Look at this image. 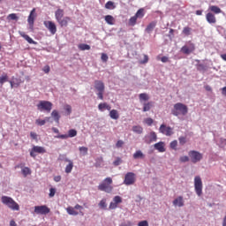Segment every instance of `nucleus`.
<instances>
[{
  "instance_id": "1",
  "label": "nucleus",
  "mask_w": 226,
  "mask_h": 226,
  "mask_svg": "<svg viewBox=\"0 0 226 226\" xmlns=\"http://www.w3.org/2000/svg\"><path fill=\"white\" fill-rule=\"evenodd\" d=\"M1 202L4 204V206H7L9 209H11L12 211H20V206L18 205V203L12 200L11 197L9 196H2Z\"/></svg>"
},
{
  "instance_id": "2",
  "label": "nucleus",
  "mask_w": 226,
  "mask_h": 226,
  "mask_svg": "<svg viewBox=\"0 0 226 226\" xmlns=\"http://www.w3.org/2000/svg\"><path fill=\"white\" fill-rule=\"evenodd\" d=\"M55 18L56 22H58L61 27H66L68 26V22H70L69 17H64V11L62 9H58L55 12Z\"/></svg>"
},
{
  "instance_id": "3",
  "label": "nucleus",
  "mask_w": 226,
  "mask_h": 226,
  "mask_svg": "<svg viewBox=\"0 0 226 226\" xmlns=\"http://www.w3.org/2000/svg\"><path fill=\"white\" fill-rule=\"evenodd\" d=\"M171 113L173 114V116H180V114L182 116H186L188 114V106L181 103V102H177L174 105L173 109L171 110Z\"/></svg>"
},
{
  "instance_id": "4",
  "label": "nucleus",
  "mask_w": 226,
  "mask_h": 226,
  "mask_svg": "<svg viewBox=\"0 0 226 226\" xmlns=\"http://www.w3.org/2000/svg\"><path fill=\"white\" fill-rule=\"evenodd\" d=\"M110 185H112V178L106 177L103 182L98 185V190L101 192H105L106 193H111L114 188Z\"/></svg>"
},
{
  "instance_id": "5",
  "label": "nucleus",
  "mask_w": 226,
  "mask_h": 226,
  "mask_svg": "<svg viewBox=\"0 0 226 226\" xmlns=\"http://www.w3.org/2000/svg\"><path fill=\"white\" fill-rule=\"evenodd\" d=\"M94 88L96 89L99 100H103V93H105V84L102 80L94 81Z\"/></svg>"
},
{
  "instance_id": "6",
  "label": "nucleus",
  "mask_w": 226,
  "mask_h": 226,
  "mask_svg": "<svg viewBox=\"0 0 226 226\" xmlns=\"http://www.w3.org/2000/svg\"><path fill=\"white\" fill-rule=\"evenodd\" d=\"M37 109L40 110V112H50L52 110V102L49 101H40V102L37 104Z\"/></svg>"
},
{
  "instance_id": "7",
  "label": "nucleus",
  "mask_w": 226,
  "mask_h": 226,
  "mask_svg": "<svg viewBox=\"0 0 226 226\" xmlns=\"http://www.w3.org/2000/svg\"><path fill=\"white\" fill-rule=\"evenodd\" d=\"M189 158H191V162L192 163H199L200 160H202L203 155L200 152L195 151V150H191L188 153Z\"/></svg>"
},
{
  "instance_id": "8",
  "label": "nucleus",
  "mask_w": 226,
  "mask_h": 226,
  "mask_svg": "<svg viewBox=\"0 0 226 226\" xmlns=\"http://www.w3.org/2000/svg\"><path fill=\"white\" fill-rule=\"evenodd\" d=\"M194 190L198 197L202 195V178L200 177H194Z\"/></svg>"
},
{
  "instance_id": "9",
  "label": "nucleus",
  "mask_w": 226,
  "mask_h": 226,
  "mask_svg": "<svg viewBox=\"0 0 226 226\" xmlns=\"http://www.w3.org/2000/svg\"><path fill=\"white\" fill-rule=\"evenodd\" d=\"M159 132L160 133H162V135H166V137H170L171 135H174L172 127L167 126L163 124L160 126Z\"/></svg>"
},
{
  "instance_id": "10",
  "label": "nucleus",
  "mask_w": 226,
  "mask_h": 226,
  "mask_svg": "<svg viewBox=\"0 0 226 226\" xmlns=\"http://www.w3.org/2000/svg\"><path fill=\"white\" fill-rule=\"evenodd\" d=\"M49 213H50V208L45 205L34 207L35 215H49Z\"/></svg>"
},
{
  "instance_id": "11",
  "label": "nucleus",
  "mask_w": 226,
  "mask_h": 226,
  "mask_svg": "<svg viewBox=\"0 0 226 226\" xmlns=\"http://www.w3.org/2000/svg\"><path fill=\"white\" fill-rule=\"evenodd\" d=\"M134 183H135V173L133 172L126 173L124 180V185H126V186H130Z\"/></svg>"
},
{
  "instance_id": "12",
  "label": "nucleus",
  "mask_w": 226,
  "mask_h": 226,
  "mask_svg": "<svg viewBox=\"0 0 226 226\" xmlns=\"http://www.w3.org/2000/svg\"><path fill=\"white\" fill-rule=\"evenodd\" d=\"M43 24L45 28L48 29L51 34H56V33H57V26H56V23L47 20L44 21Z\"/></svg>"
},
{
  "instance_id": "13",
  "label": "nucleus",
  "mask_w": 226,
  "mask_h": 226,
  "mask_svg": "<svg viewBox=\"0 0 226 226\" xmlns=\"http://www.w3.org/2000/svg\"><path fill=\"white\" fill-rule=\"evenodd\" d=\"M36 153H38L39 154H43L47 153V150H45V147H43L34 146V147L30 151V156H32V158H36Z\"/></svg>"
},
{
  "instance_id": "14",
  "label": "nucleus",
  "mask_w": 226,
  "mask_h": 226,
  "mask_svg": "<svg viewBox=\"0 0 226 226\" xmlns=\"http://www.w3.org/2000/svg\"><path fill=\"white\" fill-rule=\"evenodd\" d=\"M158 139V136H156V132H151L149 134L146 135L143 139L146 144H151L152 142H156Z\"/></svg>"
},
{
  "instance_id": "15",
  "label": "nucleus",
  "mask_w": 226,
  "mask_h": 226,
  "mask_svg": "<svg viewBox=\"0 0 226 226\" xmlns=\"http://www.w3.org/2000/svg\"><path fill=\"white\" fill-rule=\"evenodd\" d=\"M35 13H36V9H33L30 11V14L28 16L27 22H28L30 27H34V19H36Z\"/></svg>"
},
{
  "instance_id": "16",
  "label": "nucleus",
  "mask_w": 226,
  "mask_h": 226,
  "mask_svg": "<svg viewBox=\"0 0 226 226\" xmlns=\"http://www.w3.org/2000/svg\"><path fill=\"white\" fill-rule=\"evenodd\" d=\"M173 206L183 207V206H185V200L183 199V196H178L177 199H175L173 200Z\"/></svg>"
},
{
  "instance_id": "17",
  "label": "nucleus",
  "mask_w": 226,
  "mask_h": 226,
  "mask_svg": "<svg viewBox=\"0 0 226 226\" xmlns=\"http://www.w3.org/2000/svg\"><path fill=\"white\" fill-rule=\"evenodd\" d=\"M154 149L159 151V153H165V143L163 141H160L154 145Z\"/></svg>"
},
{
  "instance_id": "18",
  "label": "nucleus",
  "mask_w": 226,
  "mask_h": 226,
  "mask_svg": "<svg viewBox=\"0 0 226 226\" xmlns=\"http://www.w3.org/2000/svg\"><path fill=\"white\" fill-rule=\"evenodd\" d=\"M206 19L208 24H216V17L211 12L207 13Z\"/></svg>"
},
{
  "instance_id": "19",
  "label": "nucleus",
  "mask_w": 226,
  "mask_h": 226,
  "mask_svg": "<svg viewBox=\"0 0 226 226\" xmlns=\"http://www.w3.org/2000/svg\"><path fill=\"white\" fill-rule=\"evenodd\" d=\"M51 117L54 119L55 123L59 124L61 115H59V112L57 110L55 109L51 112Z\"/></svg>"
},
{
  "instance_id": "20",
  "label": "nucleus",
  "mask_w": 226,
  "mask_h": 226,
  "mask_svg": "<svg viewBox=\"0 0 226 226\" xmlns=\"http://www.w3.org/2000/svg\"><path fill=\"white\" fill-rule=\"evenodd\" d=\"M66 163L68 164L65 167L64 172L65 174H71L72 170H73V161L70 160Z\"/></svg>"
},
{
  "instance_id": "21",
  "label": "nucleus",
  "mask_w": 226,
  "mask_h": 226,
  "mask_svg": "<svg viewBox=\"0 0 226 226\" xmlns=\"http://www.w3.org/2000/svg\"><path fill=\"white\" fill-rule=\"evenodd\" d=\"M21 36L30 44L32 45H38V42H36L35 41L33 40V38H31L29 35L23 34H21Z\"/></svg>"
},
{
  "instance_id": "22",
  "label": "nucleus",
  "mask_w": 226,
  "mask_h": 226,
  "mask_svg": "<svg viewBox=\"0 0 226 226\" xmlns=\"http://www.w3.org/2000/svg\"><path fill=\"white\" fill-rule=\"evenodd\" d=\"M154 27H156V21H152L151 23H149L146 28V31L149 34V33H153V30L154 29Z\"/></svg>"
},
{
  "instance_id": "23",
  "label": "nucleus",
  "mask_w": 226,
  "mask_h": 226,
  "mask_svg": "<svg viewBox=\"0 0 226 226\" xmlns=\"http://www.w3.org/2000/svg\"><path fill=\"white\" fill-rule=\"evenodd\" d=\"M66 211H67L68 215H71V216H77L79 215V212H77L75 210V207H68L66 208Z\"/></svg>"
},
{
  "instance_id": "24",
  "label": "nucleus",
  "mask_w": 226,
  "mask_h": 226,
  "mask_svg": "<svg viewBox=\"0 0 226 226\" xmlns=\"http://www.w3.org/2000/svg\"><path fill=\"white\" fill-rule=\"evenodd\" d=\"M106 10H116V4L112 1H108L105 4Z\"/></svg>"
},
{
  "instance_id": "25",
  "label": "nucleus",
  "mask_w": 226,
  "mask_h": 226,
  "mask_svg": "<svg viewBox=\"0 0 226 226\" xmlns=\"http://www.w3.org/2000/svg\"><path fill=\"white\" fill-rule=\"evenodd\" d=\"M132 132H134V133H138V135H140L144 132V129L139 125H134L132 127Z\"/></svg>"
},
{
  "instance_id": "26",
  "label": "nucleus",
  "mask_w": 226,
  "mask_h": 226,
  "mask_svg": "<svg viewBox=\"0 0 226 226\" xmlns=\"http://www.w3.org/2000/svg\"><path fill=\"white\" fill-rule=\"evenodd\" d=\"M144 15H146V13L144 12V9L141 8L137 11L134 16L141 19H144Z\"/></svg>"
},
{
  "instance_id": "27",
  "label": "nucleus",
  "mask_w": 226,
  "mask_h": 226,
  "mask_svg": "<svg viewBox=\"0 0 226 226\" xmlns=\"http://www.w3.org/2000/svg\"><path fill=\"white\" fill-rule=\"evenodd\" d=\"M109 117H111V119H119V113H117V109H112L109 112Z\"/></svg>"
},
{
  "instance_id": "28",
  "label": "nucleus",
  "mask_w": 226,
  "mask_h": 226,
  "mask_svg": "<svg viewBox=\"0 0 226 226\" xmlns=\"http://www.w3.org/2000/svg\"><path fill=\"white\" fill-rule=\"evenodd\" d=\"M105 22H107L109 26H114V17L111 15L105 16Z\"/></svg>"
},
{
  "instance_id": "29",
  "label": "nucleus",
  "mask_w": 226,
  "mask_h": 226,
  "mask_svg": "<svg viewBox=\"0 0 226 226\" xmlns=\"http://www.w3.org/2000/svg\"><path fill=\"white\" fill-rule=\"evenodd\" d=\"M181 52H183V54L189 55L193 52V49H192L188 48L187 46H184L181 49Z\"/></svg>"
},
{
  "instance_id": "30",
  "label": "nucleus",
  "mask_w": 226,
  "mask_h": 226,
  "mask_svg": "<svg viewBox=\"0 0 226 226\" xmlns=\"http://www.w3.org/2000/svg\"><path fill=\"white\" fill-rule=\"evenodd\" d=\"M209 10L213 11V13H222V9L216 5H212L209 7Z\"/></svg>"
},
{
  "instance_id": "31",
  "label": "nucleus",
  "mask_w": 226,
  "mask_h": 226,
  "mask_svg": "<svg viewBox=\"0 0 226 226\" xmlns=\"http://www.w3.org/2000/svg\"><path fill=\"white\" fill-rule=\"evenodd\" d=\"M134 160H139V158H144V154L142 151L138 150L133 154Z\"/></svg>"
},
{
  "instance_id": "32",
  "label": "nucleus",
  "mask_w": 226,
  "mask_h": 226,
  "mask_svg": "<svg viewBox=\"0 0 226 226\" xmlns=\"http://www.w3.org/2000/svg\"><path fill=\"white\" fill-rule=\"evenodd\" d=\"M99 207H100V209L107 210V200L106 199H102L99 202Z\"/></svg>"
},
{
  "instance_id": "33",
  "label": "nucleus",
  "mask_w": 226,
  "mask_h": 226,
  "mask_svg": "<svg viewBox=\"0 0 226 226\" xmlns=\"http://www.w3.org/2000/svg\"><path fill=\"white\" fill-rule=\"evenodd\" d=\"M67 136H68V139H69V138H70V139H73V137H77V130H75V129H70V130L68 131Z\"/></svg>"
},
{
  "instance_id": "34",
  "label": "nucleus",
  "mask_w": 226,
  "mask_h": 226,
  "mask_svg": "<svg viewBox=\"0 0 226 226\" xmlns=\"http://www.w3.org/2000/svg\"><path fill=\"white\" fill-rule=\"evenodd\" d=\"M21 173L23 174L24 177H27V176L31 174V169L25 167L21 170Z\"/></svg>"
},
{
  "instance_id": "35",
  "label": "nucleus",
  "mask_w": 226,
  "mask_h": 226,
  "mask_svg": "<svg viewBox=\"0 0 226 226\" xmlns=\"http://www.w3.org/2000/svg\"><path fill=\"white\" fill-rule=\"evenodd\" d=\"M79 50H91V46H89V44H79Z\"/></svg>"
},
{
  "instance_id": "36",
  "label": "nucleus",
  "mask_w": 226,
  "mask_h": 226,
  "mask_svg": "<svg viewBox=\"0 0 226 226\" xmlns=\"http://www.w3.org/2000/svg\"><path fill=\"white\" fill-rule=\"evenodd\" d=\"M151 107H153L151 102L144 103L143 112H149V110H151Z\"/></svg>"
},
{
  "instance_id": "37",
  "label": "nucleus",
  "mask_w": 226,
  "mask_h": 226,
  "mask_svg": "<svg viewBox=\"0 0 226 226\" xmlns=\"http://www.w3.org/2000/svg\"><path fill=\"white\" fill-rule=\"evenodd\" d=\"M182 33L183 34H185V36H190V34H192V28H190L189 26H185L184 27Z\"/></svg>"
},
{
  "instance_id": "38",
  "label": "nucleus",
  "mask_w": 226,
  "mask_h": 226,
  "mask_svg": "<svg viewBox=\"0 0 226 226\" xmlns=\"http://www.w3.org/2000/svg\"><path fill=\"white\" fill-rule=\"evenodd\" d=\"M4 82H8V74L4 73L2 76H0V84L3 85Z\"/></svg>"
},
{
  "instance_id": "39",
  "label": "nucleus",
  "mask_w": 226,
  "mask_h": 226,
  "mask_svg": "<svg viewBox=\"0 0 226 226\" xmlns=\"http://www.w3.org/2000/svg\"><path fill=\"white\" fill-rule=\"evenodd\" d=\"M64 109L65 110V116H70V114H72V106L70 104H66L64 107Z\"/></svg>"
},
{
  "instance_id": "40",
  "label": "nucleus",
  "mask_w": 226,
  "mask_h": 226,
  "mask_svg": "<svg viewBox=\"0 0 226 226\" xmlns=\"http://www.w3.org/2000/svg\"><path fill=\"white\" fill-rule=\"evenodd\" d=\"M47 121H49V118L46 117V119L41 120V119H37L35 121V124H38V126H44L45 123H47Z\"/></svg>"
},
{
  "instance_id": "41",
  "label": "nucleus",
  "mask_w": 226,
  "mask_h": 226,
  "mask_svg": "<svg viewBox=\"0 0 226 226\" xmlns=\"http://www.w3.org/2000/svg\"><path fill=\"white\" fill-rule=\"evenodd\" d=\"M170 147L173 149L174 151H177V140H173L170 144Z\"/></svg>"
},
{
  "instance_id": "42",
  "label": "nucleus",
  "mask_w": 226,
  "mask_h": 226,
  "mask_svg": "<svg viewBox=\"0 0 226 226\" xmlns=\"http://www.w3.org/2000/svg\"><path fill=\"white\" fill-rule=\"evenodd\" d=\"M137 17L132 16L130 19H129V26H135V24H137Z\"/></svg>"
},
{
  "instance_id": "43",
  "label": "nucleus",
  "mask_w": 226,
  "mask_h": 226,
  "mask_svg": "<svg viewBox=\"0 0 226 226\" xmlns=\"http://www.w3.org/2000/svg\"><path fill=\"white\" fill-rule=\"evenodd\" d=\"M123 163V160L121 159V157H117V159L113 162V165L115 167H118V165Z\"/></svg>"
},
{
  "instance_id": "44",
  "label": "nucleus",
  "mask_w": 226,
  "mask_h": 226,
  "mask_svg": "<svg viewBox=\"0 0 226 226\" xmlns=\"http://www.w3.org/2000/svg\"><path fill=\"white\" fill-rule=\"evenodd\" d=\"M8 20H19V18L17 17V14L11 13L7 16Z\"/></svg>"
},
{
  "instance_id": "45",
  "label": "nucleus",
  "mask_w": 226,
  "mask_h": 226,
  "mask_svg": "<svg viewBox=\"0 0 226 226\" xmlns=\"http://www.w3.org/2000/svg\"><path fill=\"white\" fill-rule=\"evenodd\" d=\"M113 202L117 204H121V202H123V199L120 196H115L113 198Z\"/></svg>"
},
{
  "instance_id": "46",
  "label": "nucleus",
  "mask_w": 226,
  "mask_h": 226,
  "mask_svg": "<svg viewBox=\"0 0 226 226\" xmlns=\"http://www.w3.org/2000/svg\"><path fill=\"white\" fill-rule=\"evenodd\" d=\"M103 163V157H99L96 159L95 167H102Z\"/></svg>"
},
{
  "instance_id": "47",
  "label": "nucleus",
  "mask_w": 226,
  "mask_h": 226,
  "mask_svg": "<svg viewBox=\"0 0 226 226\" xmlns=\"http://www.w3.org/2000/svg\"><path fill=\"white\" fill-rule=\"evenodd\" d=\"M139 100H143L144 102H147L149 100V95L147 94H140Z\"/></svg>"
},
{
  "instance_id": "48",
  "label": "nucleus",
  "mask_w": 226,
  "mask_h": 226,
  "mask_svg": "<svg viewBox=\"0 0 226 226\" xmlns=\"http://www.w3.org/2000/svg\"><path fill=\"white\" fill-rule=\"evenodd\" d=\"M58 160H60L61 162H70V159L67 158L66 155H64V154H60L58 156Z\"/></svg>"
},
{
  "instance_id": "49",
  "label": "nucleus",
  "mask_w": 226,
  "mask_h": 226,
  "mask_svg": "<svg viewBox=\"0 0 226 226\" xmlns=\"http://www.w3.org/2000/svg\"><path fill=\"white\" fill-rule=\"evenodd\" d=\"M180 162L182 163H186V162H190V157L188 155H184L180 157Z\"/></svg>"
},
{
  "instance_id": "50",
  "label": "nucleus",
  "mask_w": 226,
  "mask_h": 226,
  "mask_svg": "<svg viewBox=\"0 0 226 226\" xmlns=\"http://www.w3.org/2000/svg\"><path fill=\"white\" fill-rule=\"evenodd\" d=\"M106 107H107V103L106 102L100 103L98 105V109H99V110H101V112H103V110H105Z\"/></svg>"
},
{
  "instance_id": "51",
  "label": "nucleus",
  "mask_w": 226,
  "mask_h": 226,
  "mask_svg": "<svg viewBox=\"0 0 226 226\" xmlns=\"http://www.w3.org/2000/svg\"><path fill=\"white\" fill-rule=\"evenodd\" d=\"M149 61V56L147 55H144V59L139 60V64H146Z\"/></svg>"
},
{
  "instance_id": "52",
  "label": "nucleus",
  "mask_w": 226,
  "mask_h": 226,
  "mask_svg": "<svg viewBox=\"0 0 226 226\" xmlns=\"http://www.w3.org/2000/svg\"><path fill=\"white\" fill-rule=\"evenodd\" d=\"M178 141L181 146H185V143L186 142V137H179Z\"/></svg>"
},
{
  "instance_id": "53",
  "label": "nucleus",
  "mask_w": 226,
  "mask_h": 226,
  "mask_svg": "<svg viewBox=\"0 0 226 226\" xmlns=\"http://www.w3.org/2000/svg\"><path fill=\"white\" fill-rule=\"evenodd\" d=\"M101 59L103 63H107V61H109V56H107V54H105V53H102Z\"/></svg>"
},
{
  "instance_id": "54",
  "label": "nucleus",
  "mask_w": 226,
  "mask_h": 226,
  "mask_svg": "<svg viewBox=\"0 0 226 226\" xmlns=\"http://www.w3.org/2000/svg\"><path fill=\"white\" fill-rule=\"evenodd\" d=\"M55 139H68V134H58V135L55 136Z\"/></svg>"
},
{
  "instance_id": "55",
  "label": "nucleus",
  "mask_w": 226,
  "mask_h": 226,
  "mask_svg": "<svg viewBox=\"0 0 226 226\" xmlns=\"http://www.w3.org/2000/svg\"><path fill=\"white\" fill-rule=\"evenodd\" d=\"M133 225L130 221H124L119 224V226H132Z\"/></svg>"
},
{
  "instance_id": "56",
  "label": "nucleus",
  "mask_w": 226,
  "mask_h": 226,
  "mask_svg": "<svg viewBox=\"0 0 226 226\" xmlns=\"http://www.w3.org/2000/svg\"><path fill=\"white\" fill-rule=\"evenodd\" d=\"M123 146H124V141L119 139L117 143H116V147L119 148V147H123Z\"/></svg>"
},
{
  "instance_id": "57",
  "label": "nucleus",
  "mask_w": 226,
  "mask_h": 226,
  "mask_svg": "<svg viewBox=\"0 0 226 226\" xmlns=\"http://www.w3.org/2000/svg\"><path fill=\"white\" fill-rule=\"evenodd\" d=\"M87 147H79V151H80V153H83V154L84 155H86V154H87Z\"/></svg>"
},
{
  "instance_id": "58",
  "label": "nucleus",
  "mask_w": 226,
  "mask_h": 226,
  "mask_svg": "<svg viewBox=\"0 0 226 226\" xmlns=\"http://www.w3.org/2000/svg\"><path fill=\"white\" fill-rule=\"evenodd\" d=\"M145 123H146V124H147L148 126H151V124H153V123H154V120H153V118H147L146 120H145Z\"/></svg>"
},
{
  "instance_id": "59",
  "label": "nucleus",
  "mask_w": 226,
  "mask_h": 226,
  "mask_svg": "<svg viewBox=\"0 0 226 226\" xmlns=\"http://www.w3.org/2000/svg\"><path fill=\"white\" fill-rule=\"evenodd\" d=\"M138 226H149V222L147 221H141L138 223Z\"/></svg>"
},
{
  "instance_id": "60",
  "label": "nucleus",
  "mask_w": 226,
  "mask_h": 226,
  "mask_svg": "<svg viewBox=\"0 0 226 226\" xmlns=\"http://www.w3.org/2000/svg\"><path fill=\"white\" fill-rule=\"evenodd\" d=\"M49 197H54V195H56V188H50L49 189Z\"/></svg>"
},
{
  "instance_id": "61",
  "label": "nucleus",
  "mask_w": 226,
  "mask_h": 226,
  "mask_svg": "<svg viewBox=\"0 0 226 226\" xmlns=\"http://www.w3.org/2000/svg\"><path fill=\"white\" fill-rule=\"evenodd\" d=\"M117 207V205L114 202L111 201L109 207V209H116Z\"/></svg>"
},
{
  "instance_id": "62",
  "label": "nucleus",
  "mask_w": 226,
  "mask_h": 226,
  "mask_svg": "<svg viewBox=\"0 0 226 226\" xmlns=\"http://www.w3.org/2000/svg\"><path fill=\"white\" fill-rule=\"evenodd\" d=\"M42 70L44 73H49L50 72V66L45 65Z\"/></svg>"
},
{
  "instance_id": "63",
  "label": "nucleus",
  "mask_w": 226,
  "mask_h": 226,
  "mask_svg": "<svg viewBox=\"0 0 226 226\" xmlns=\"http://www.w3.org/2000/svg\"><path fill=\"white\" fill-rule=\"evenodd\" d=\"M54 181H55L56 183H59V182L61 181V176H56V177H54Z\"/></svg>"
},
{
  "instance_id": "64",
  "label": "nucleus",
  "mask_w": 226,
  "mask_h": 226,
  "mask_svg": "<svg viewBox=\"0 0 226 226\" xmlns=\"http://www.w3.org/2000/svg\"><path fill=\"white\" fill-rule=\"evenodd\" d=\"M222 95L226 96V87L222 88Z\"/></svg>"
}]
</instances>
